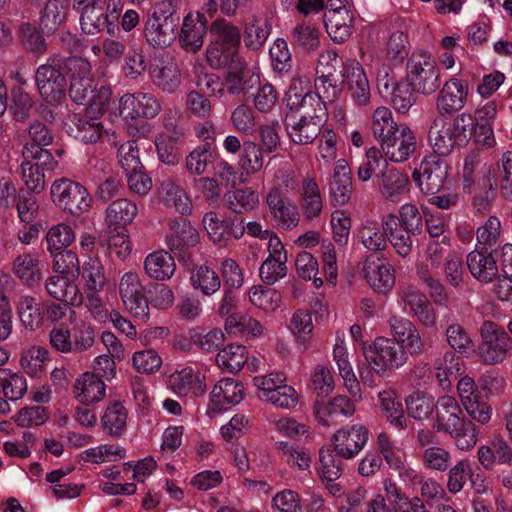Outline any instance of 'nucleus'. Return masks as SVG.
I'll return each instance as SVG.
<instances>
[{"instance_id":"1","label":"nucleus","mask_w":512,"mask_h":512,"mask_svg":"<svg viewBox=\"0 0 512 512\" xmlns=\"http://www.w3.org/2000/svg\"><path fill=\"white\" fill-rule=\"evenodd\" d=\"M290 100L291 112L284 120L287 135L294 144H312L323 130L326 106L317 95L312 94H295Z\"/></svg>"},{"instance_id":"2","label":"nucleus","mask_w":512,"mask_h":512,"mask_svg":"<svg viewBox=\"0 0 512 512\" xmlns=\"http://www.w3.org/2000/svg\"><path fill=\"white\" fill-rule=\"evenodd\" d=\"M436 418L432 428L451 435L461 450L473 448L478 441L477 426L465 421L457 400L452 396H441L437 400Z\"/></svg>"},{"instance_id":"3","label":"nucleus","mask_w":512,"mask_h":512,"mask_svg":"<svg viewBox=\"0 0 512 512\" xmlns=\"http://www.w3.org/2000/svg\"><path fill=\"white\" fill-rule=\"evenodd\" d=\"M68 57L52 55L35 72V83L42 99L57 105L65 98L67 90Z\"/></svg>"},{"instance_id":"4","label":"nucleus","mask_w":512,"mask_h":512,"mask_svg":"<svg viewBox=\"0 0 512 512\" xmlns=\"http://www.w3.org/2000/svg\"><path fill=\"white\" fill-rule=\"evenodd\" d=\"M363 355L371 370L380 377H389L408 361L404 348L385 337H378L372 344L364 346Z\"/></svg>"},{"instance_id":"5","label":"nucleus","mask_w":512,"mask_h":512,"mask_svg":"<svg viewBox=\"0 0 512 512\" xmlns=\"http://www.w3.org/2000/svg\"><path fill=\"white\" fill-rule=\"evenodd\" d=\"M276 178L281 180V184L274 185L268 190L265 203L278 226L285 230H292L299 224L300 213L296 204L285 197L281 187L287 190L293 188L294 180L289 173L281 170L277 172Z\"/></svg>"},{"instance_id":"6","label":"nucleus","mask_w":512,"mask_h":512,"mask_svg":"<svg viewBox=\"0 0 512 512\" xmlns=\"http://www.w3.org/2000/svg\"><path fill=\"white\" fill-rule=\"evenodd\" d=\"M407 79L415 92L431 95L440 86V70L430 56L413 54L407 62Z\"/></svg>"},{"instance_id":"7","label":"nucleus","mask_w":512,"mask_h":512,"mask_svg":"<svg viewBox=\"0 0 512 512\" xmlns=\"http://www.w3.org/2000/svg\"><path fill=\"white\" fill-rule=\"evenodd\" d=\"M51 197L59 208L72 215L86 212L92 202L88 190L83 185L67 178L54 181L51 186Z\"/></svg>"},{"instance_id":"8","label":"nucleus","mask_w":512,"mask_h":512,"mask_svg":"<svg viewBox=\"0 0 512 512\" xmlns=\"http://www.w3.org/2000/svg\"><path fill=\"white\" fill-rule=\"evenodd\" d=\"M68 76L70 78L69 96L76 104H85L92 99L95 91L92 67L88 60L68 57Z\"/></svg>"},{"instance_id":"9","label":"nucleus","mask_w":512,"mask_h":512,"mask_svg":"<svg viewBox=\"0 0 512 512\" xmlns=\"http://www.w3.org/2000/svg\"><path fill=\"white\" fill-rule=\"evenodd\" d=\"M413 180L425 195L438 194L448 177V165L435 155L425 157L412 174Z\"/></svg>"},{"instance_id":"10","label":"nucleus","mask_w":512,"mask_h":512,"mask_svg":"<svg viewBox=\"0 0 512 512\" xmlns=\"http://www.w3.org/2000/svg\"><path fill=\"white\" fill-rule=\"evenodd\" d=\"M512 351V338L497 324L491 321L482 323V362H501Z\"/></svg>"},{"instance_id":"11","label":"nucleus","mask_w":512,"mask_h":512,"mask_svg":"<svg viewBox=\"0 0 512 512\" xmlns=\"http://www.w3.org/2000/svg\"><path fill=\"white\" fill-rule=\"evenodd\" d=\"M119 292L125 309L134 318L142 321L148 319V302L144 296V287L136 273L127 272L122 276Z\"/></svg>"},{"instance_id":"12","label":"nucleus","mask_w":512,"mask_h":512,"mask_svg":"<svg viewBox=\"0 0 512 512\" xmlns=\"http://www.w3.org/2000/svg\"><path fill=\"white\" fill-rule=\"evenodd\" d=\"M494 255L482 256V291L502 302L512 304V277L499 273Z\"/></svg>"},{"instance_id":"13","label":"nucleus","mask_w":512,"mask_h":512,"mask_svg":"<svg viewBox=\"0 0 512 512\" xmlns=\"http://www.w3.org/2000/svg\"><path fill=\"white\" fill-rule=\"evenodd\" d=\"M171 233L166 236L168 248L181 260L190 259L189 248L199 242V234L191 223L184 217L170 219Z\"/></svg>"},{"instance_id":"14","label":"nucleus","mask_w":512,"mask_h":512,"mask_svg":"<svg viewBox=\"0 0 512 512\" xmlns=\"http://www.w3.org/2000/svg\"><path fill=\"white\" fill-rule=\"evenodd\" d=\"M368 429L361 424L346 426L337 430L332 438L334 451L344 459H353L367 444Z\"/></svg>"},{"instance_id":"15","label":"nucleus","mask_w":512,"mask_h":512,"mask_svg":"<svg viewBox=\"0 0 512 512\" xmlns=\"http://www.w3.org/2000/svg\"><path fill=\"white\" fill-rule=\"evenodd\" d=\"M385 156L392 162L401 163L409 159L416 150V137L405 124H400L392 135L380 143Z\"/></svg>"},{"instance_id":"16","label":"nucleus","mask_w":512,"mask_h":512,"mask_svg":"<svg viewBox=\"0 0 512 512\" xmlns=\"http://www.w3.org/2000/svg\"><path fill=\"white\" fill-rule=\"evenodd\" d=\"M119 110L125 119H151L160 113L161 104L154 95L139 92L123 95L119 101Z\"/></svg>"},{"instance_id":"17","label":"nucleus","mask_w":512,"mask_h":512,"mask_svg":"<svg viewBox=\"0 0 512 512\" xmlns=\"http://www.w3.org/2000/svg\"><path fill=\"white\" fill-rule=\"evenodd\" d=\"M354 103L365 106L370 100V85L364 68L356 60H348L340 72Z\"/></svg>"},{"instance_id":"18","label":"nucleus","mask_w":512,"mask_h":512,"mask_svg":"<svg viewBox=\"0 0 512 512\" xmlns=\"http://www.w3.org/2000/svg\"><path fill=\"white\" fill-rule=\"evenodd\" d=\"M225 93L236 96L248 94L260 82L259 75L252 73L245 59L227 67L224 78Z\"/></svg>"},{"instance_id":"19","label":"nucleus","mask_w":512,"mask_h":512,"mask_svg":"<svg viewBox=\"0 0 512 512\" xmlns=\"http://www.w3.org/2000/svg\"><path fill=\"white\" fill-rule=\"evenodd\" d=\"M428 140L433 148L435 156L446 157L452 154L456 147L463 144L450 125V121L441 116L436 117L429 129Z\"/></svg>"},{"instance_id":"20","label":"nucleus","mask_w":512,"mask_h":512,"mask_svg":"<svg viewBox=\"0 0 512 512\" xmlns=\"http://www.w3.org/2000/svg\"><path fill=\"white\" fill-rule=\"evenodd\" d=\"M468 85L465 81L451 78L446 81L436 99V109L441 115H451L466 103Z\"/></svg>"},{"instance_id":"21","label":"nucleus","mask_w":512,"mask_h":512,"mask_svg":"<svg viewBox=\"0 0 512 512\" xmlns=\"http://www.w3.org/2000/svg\"><path fill=\"white\" fill-rule=\"evenodd\" d=\"M313 412L318 423L330 426L336 424L339 416L351 417L355 412V405L349 397L338 395L329 401H316Z\"/></svg>"},{"instance_id":"22","label":"nucleus","mask_w":512,"mask_h":512,"mask_svg":"<svg viewBox=\"0 0 512 512\" xmlns=\"http://www.w3.org/2000/svg\"><path fill=\"white\" fill-rule=\"evenodd\" d=\"M352 193L351 169L346 160L340 159L336 162L329 180L330 201L334 206H343L350 201Z\"/></svg>"},{"instance_id":"23","label":"nucleus","mask_w":512,"mask_h":512,"mask_svg":"<svg viewBox=\"0 0 512 512\" xmlns=\"http://www.w3.org/2000/svg\"><path fill=\"white\" fill-rule=\"evenodd\" d=\"M363 273L369 285L378 293L386 294L395 284L392 266L374 256L364 261Z\"/></svg>"},{"instance_id":"24","label":"nucleus","mask_w":512,"mask_h":512,"mask_svg":"<svg viewBox=\"0 0 512 512\" xmlns=\"http://www.w3.org/2000/svg\"><path fill=\"white\" fill-rule=\"evenodd\" d=\"M73 9L80 13V25L84 33L94 35L104 28L109 33L112 31V21L108 14L110 9L106 5L85 3Z\"/></svg>"},{"instance_id":"25","label":"nucleus","mask_w":512,"mask_h":512,"mask_svg":"<svg viewBox=\"0 0 512 512\" xmlns=\"http://www.w3.org/2000/svg\"><path fill=\"white\" fill-rule=\"evenodd\" d=\"M382 228L386 231L387 240L399 256L405 258L411 254L412 237L418 233H410L403 228L397 221V216L392 213L382 216Z\"/></svg>"},{"instance_id":"26","label":"nucleus","mask_w":512,"mask_h":512,"mask_svg":"<svg viewBox=\"0 0 512 512\" xmlns=\"http://www.w3.org/2000/svg\"><path fill=\"white\" fill-rule=\"evenodd\" d=\"M73 392L81 404L88 406L105 397L106 386L94 373L85 372L75 380Z\"/></svg>"},{"instance_id":"27","label":"nucleus","mask_w":512,"mask_h":512,"mask_svg":"<svg viewBox=\"0 0 512 512\" xmlns=\"http://www.w3.org/2000/svg\"><path fill=\"white\" fill-rule=\"evenodd\" d=\"M47 293L54 299L71 306H80L83 303V293L76 283L69 281L65 276L54 275L45 283Z\"/></svg>"},{"instance_id":"28","label":"nucleus","mask_w":512,"mask_h":512,"mask_svg":"<svg viewBox=\"0 0 512 512\" xmlns=\"http://www.w3.org/2000/svg\"><path fill=\"white\" fill-rule=\"evenodd\" d=\"M202 18L203 16L200 15L193 17L191 14H188L183 20L179 42L187 52L196 53L203 46L207 27Z\"/></svg>"},{"instance_id":"29","label":"nucleus","mask_w":512,"mask_h":512,"mask_svg":"<svg viewBox=\"0 0 512 512\" xmlns=\"http://www.w3.org/2000/svg\"><path fill=\"white\" fill-rule=\"evenodd\" d=\"M378 177V190L383 198L397 201L408 190V175L396 168H386Z\"/></svg>"},{"instance_id":"30","label":"nucleus","mask_w":512,"mask_h":512,"mask_svg":"<svg viewBox=\"0 0 512 512\" xmlns=\"http://www.w3.org/2000/svg\"><path fill=\"white\" fill-rule=\"evenodd\" d=\"M178 24L149 15L144 26V36L154 47H166L176 38Z\"/></svg>"},{"instance_id":"31","label":"nucleus","mask_w":512,"mask_h":512,"mask_svg":"<svg viewBox=\"0 0 512 512\" xmlns=\"http://www.w3.org/2000/svg\"><path fill=\"white\" fill-rule=\"evenodd\" d=\"M137 213L136 203L126 198H119L106 208L105 221L110 230L126 229Z\"/></svg>"},{"instance_id":"32","label":"nucleus","mask_w":512,"mask_h":512,"mask_svg":"<svg viewBox=\"0 0 512 512\" xmlns=\"http://www.w3.org/2000/svg\"><path fill=\"white\" fill-rule=\"evenodd\" d=\"M169 384L173 391L181 396H186L189 393H192L194 396H201L206 389L201 375L191 367H185L171 374Z\"/></svg>"},{"instance_id":"33","label":"nucleus","mask_w":512,"mask_h":512,"mask_svg":"<svg viewBox=\"0 0 512 512\" xmlns=\"http://www.w3.org/2000/svg\"><path fill=\"white\" fill-rule=\"evenodd\" d=\"M158 195L164 204L173 207L181 215L190 214L192 203L184 189L177 185L171 178L161 181L158 187Z\"/></svg>"},{"instance_id":"34","label":"nucleus","mask_w":512,"mask_h":512,"mask_svg":"<svg viewBox=\"0 0 512 512\" xmlns=\"http://www.w3.org/2000/svg\"><path fill=\"white\" fill-rule=\"evenodd\" d=\"M14 274L27 286L33 287L42 279L40 260L36 253H23L12 264Z\"/></svg>"},{"instance_id":"35","label":"nucleus","mask_w":512,"mask_h":512,"mask_svg":"<svg viewBox=\"0 0 512 512\" xmlns=\"http://www.w3.org/2000/svg\"><path fill=\"white\" fill-rule=\"evenodd\" d=\"M175 269L174 258L164 250L148 254L144 261L145 273L154 280L165 281L170 279Z\"/></svg>"},{"instance_id":"36","label":"nucleus","mask_w":512,"mask_h":512,"mask_svg":"<svg viewBox=\"0 0 512 512\" xmlns=\"http://www.w3.org/2000/svg\"><path fill=\"white\" fill-rule=\"evenodd\" d=\"M489 189L486 191V200H492L495 197V186L499 183L501 190L506 195L512 194V152L507 151L502 154L498 163L497 173L487 175Z\"/></svg>"},{"instance_id":"37","label":"nucleus","mask_w":512,"mask_h":512,"mask_svg":"<svg viewBox=\"0 0 512 512\" xmlns=\"http://www.w3.org/2000/svg\"><path fill=\"white\" fill-rule=\"evenodd\" d=\"M272 30V25L265 17L251 16L247 19L244 26V44L252 50H260Z\"/></svg>"},{"instance_id":"38","label":"nucleus","mask_w":512,"mask_h":512,"mask_svg":"<svg viewBox=\"0 0 512 512\" xmlns=\"http://www.w3.org/2000/svg\"><path fill=\"white\" fill-rule=\"evenodd\" d=\"M71 0H49L40 16V28L43 33L54 34L64 23Z\"/></svg>"},{"instance_id":"39","label":"nucleus","mask_w":512,"mask_h":512,"mask_svg":"<svg viewBox=\"0 0 512 512\" xmlns=\"http://www.w3.org/2000/svg\"><path fill=\"white\" fill-rule=\"evenodd\" d=\"M378 400L387 422L398 430H405L408 426V419L395 392L384 390L378 394Z\"/></svg>"},{"instance_id":"40","label":"nucleus","mask_w":512,"mask_h":512,"mask_svg":"<svg viewBox=\"0 0 512 512\" xmlns=\"http://www.w3.org/2000/svg\"><path fill=\"white\" fill-rule=\"evenodd\" d=\"M71 123V133L74 138L83 143L94 144L103 136V125L96 119L74 114L71 118Z\"/></svg>"},{"instance_id":"41","label":"nucleus","mask_w":512,"mask_h":512,"mask_svg":"<svg viewBox=\"0 0 512 512\" xmlns=\"http://www.w3.org/2000/svg\"><path fill=\"white\" fill-rule=\"evenodd\" d=\"M150 78L155 86L168 94L174 93L181 85V73L173 63L153 65Z\"/></svg>"},{"instance_id":"42","label":"nucleus","mask_w":512,"mask_h":512,"mask_svg":"<svg viewBox=\"0 0 512 512\" xmlns=\"http://www.w3.org/2000/svg\"><path fill=\"white\" fill-rule=\"evenodd\" d=\"M405 404L408 415L417 421L431 419L437 407L434 397L423 391H414L407 396Z\"/></svg>"},{"instance_id":"43","label":"nucleus","mask_w":512,"mask_h":512,"mask_svg":"<svg viewBox=\"0 0 512 512\" xmlns=\"http://www.w3.org/2000/svg\"><path fill=\"white\" fill-rule=\"evenodd\" d=\"M480 146L477 139L464 156L462 178L463 190L472 193L480 180Z\"/></svg>"},{"instance_id":"44","label":"nucleus","mask_w":512,"mask_h":512,"mask_svg":"<svg viewBox=\"0 0 512 512\" xmlns=\"http://www.w3.org/2000/svg\"><path fill=\"white\" fill-rule=\"evenodd\" d=\"M457 390L467 414L475 421H480V391L473 378L462 377Z\"/></svg>"},{"instance_id":"45","label":"nucleus","mask_w":512,"mask_h":512,"mask_svg":"<svg viewBox=\"0 0 512 512\" xmlns=\"http://www.w3.org/2000/svg\"><path fill=\"white\" fill-rule=\"evenodd\" d=\"M358 241L369 251H383L387 246L386 231L375 221H366L357 231Z\"/></svg>"},{"instance_id":"46","label":"nucleus","mask_w":512,"mask_h":512,"mask_svg":"<svg viewBox=\"0 0 512 512\" xmlns=\"http://www.w3.org/2000/svg\"><path fill=\"white\" fill-rule=\"evenodd\" d=\"M211 32L214 35L212 43L239 53L241 34L237 26L226 20H217L212 23Z\"/></svg>"},{"instance_id":"47","label":"nucleus","mask_w":512,"mask_h":512,"mask_svg":"<svg viewBox=\"0 0 512 512\" xmlns=\"http://www.w3.org/2000/svg\"><path fill=\"white\" fill-rule=\"evenodd\" d=\"M302 211L304 216L312 220L321 214L323 204L319 187L313 178H305L302 182Z\"/></svg>"},{"instance_id":"48","label":"nucleus","mask_w":512,"mask_h":512,"mask_svg":"<svg viewBox=\"0 0 512 512\" xmlns=\"http://www.w3.org/2000/svg\"><path fill=\"white\" fill-rule=\"evenodd\" d=\"M247 360V349L240 344H231L220 350L216 356L217 365L229 373L240 371Z\"/></svg>"},{"instance_id":"49","label":"nucleus","mask_w":512,"mask_h":512,"mask_svg":"<svg viewBox=\"0 0 512 512\" xmlns=\"http://www.w3.org/2000/svg\"><path fill=\"white\" fill-rule=\"evenodd\" d=\"M225 199L227 207L239 215L254 210L259 204L257 192L249 187L228 192Z\"/></svg>"},{"instance_id":"50","label":"nucleus","mask_w":512,"mask_h":512,"mask_svg":"<svg viewBox=\"0 0 512 512\" xmlns=\"http://www.w3.org/2000/svg\"><path fill=\"white\" fill-rule=\"evenodd\" d=\"M17 36L28 52L40 56L47 51V43L35 25L29 22L21 23L17 29Z\"/></svg>"},{"instance_id":"51","label":"nucleus","mask_w":512,"mask_h":512,"mask_svg":"<svg viewBox=\"0 0 512 512\" xmlns=\"http://www.w3.org/2000/svg\"><path fill=\"white\" fill-rule=\"evenodd\" d=\"M225 329L229 334H243L247 337H259L263 334V326L256 319L244 314H231L226 318Z\"/></svg>"},{"instance_id":"52","label":"nucleus","mask_w":512,"mask_h":512,"mask_svg":"<svg viewBox=\"0 0 512 512\" xmlns=\"http://www.w3.org/2000/svg\"><path fill=\"white\" fill-rule=\"evenodd\" d=\"M49 360V351L45 347L31 346L20 357L22 369L31 377H38L45 371V362Z\"/></svg>"},{"instance_id":"53","label":"nucleus","mask_w":512,"mask_h":512,"mask_svg":"<svg viewBox=\"0 0 512 512\" xmlns=\"http://www.w3.org/2000/svg\"><path fill=\"white\" fill-rule=\"evenodd\" d=\"M83 292H101L107 282L105 268L97 258L85 262L82 270Z\"/></svg>"},{"instance_id":"54","label":"nucleus","mask_w":512,"mask_h":512,"mask_svg":"<svg viewBox=\"0 0 512 512\" xmlns=\"http://www.w3.org/2000/svg\"><path fill=\"white\" fill-rule=\"evenodd\" d=\"M127 411L122 403L116 401L106 408L101 418L104 430L113 437L122 435L126 428Z\"/></svg>"},{"instance_id":"55","label":"nucleus","mask_w":512,"mask_h":512,"mask_svg":"<svg viewBox=\"0 0 512 512\" xmlns=\"http://www.w3.org/2000/svg\"><path fill=\"white\" fill-rule=\"evenodd\" d=\"M0 389H2L6 398L16 401L25 395L28 386L22 374L12 373L7 369L0 368Z\"/></svg>"},{"instance_id":"56","label":"nucleus","mask_w":512,"mask_h":512,"mask_svg":"<svg viewBox=\"0 0 512 512\" xmlns=\"http://www.w3.org/2000/svg\"><path fill=\"white\" fill-rule=\"evenodd\" d=\"M215 160V153L207 144L195 147L186 157L185 168L192 175H201Z\"/></svg>"},{"instance_id":"57","label":"nucleus","mask_w":512,"mask_h":512,"mask_svg":"<svg viewBox=\"0 0 512 512\" xmlns=\"http://www.w3.org/2000/svg\"><path fill=\"white\" fill-rule=\"evenodd\" d=\"M193 288L200 290L203 295L210 296L221 287L218 274L207 266H200L190 277Z\"/></svg>"},{"instance_id":"58","label":"nucleus","mask_w":512,"mask_h":512,"mask_svg":"<svg viewBox=\"0 0 512 512\" xmlns=\"http://www.w3.org/2000/svg\"><path fill=\"white\" fill-rule=\"evenodd\" d=\"M400 124H397L392 117V112L386 107H378L372 117V132L374 137L383 142L387 137L396 132Z\"/></svg>"},{"instance_id":"59","label":"nucleus","mask_w":512,"mask_h":512,"mask_svg":"<svg viewBox=\"0 0 512 512\" xmlns=\"http://www.w3.org/2000/svg\"><path fill=\"white\" fill-rule=\"evenodd\" d=\"M18 314L23 325L30 330H35L42 325L40 304L31 296H21L17 305Z\"/></svg>"},{"instance_id":"60","label":"nucleus","mask_w":512,"mask_h":512,"mask_svg":"<svg viewBox=\"0 0 512 512\" xmlns=\"http://www.w3.org/2000/svg\"><path fill=\"white\" fill-rule=\"evenodd\" d=\"M70 332L73 354L86 352L93 347L95 330L90 323L86 321L76 322Z\"/></svg>"},{"instance_id":"61","label":"nucleus","mask_w":512,"mask_h":512,"mask_svg":"<svg viewBox=\"0 0 512 512\" xmlns=\"http://www.w3.org/2000/svg\"><path fill=\"white\" fill-rule=\"evenodd\" d=\"M477 113L478 110H476L474 114L463 112L450 121L452 129L455 131L458 140L461 141L463 146L469 143L473 135H476L479 126Z\"/></svg>"},{"instance_id":"62","label":"nucleus","mask_w":512,"mask_h":512,"mask_svg":"<svg viewBox=\"0 0 512 512\" xmlns=\"http://www.w3.org/2000/svg\"><path fill=\"white\" fill-rule=\"evenodd\" d=\"M206 59L211 68L221 69L227 68L244 58L240 53L232 50L228 52L226 47L211 42L206 49Z\"/></svg>"},{"instance_id":"63","label":"nucleus","mask_w":512,"mask_h":512,"mask_svg":"<svg viewBox=\"0 0 512 512\" xmlns=\"http://www.w3.org/2000/svg\"><path fill=\"white\" fill-rule=\"evenodd\" d=\"M293 42L306 51L316 50L320 45V31L310 23L302 22L293 30Z\"/></svg>"},{"instance_id":"64","label":"nucleus","mask_w":512,"mask_h":512,"mask_svg":"<svg viewBox=\"0 0 512 512\" xmlns=\"http://www.w3.org/2000/svg\"><path fill=\"white\" fill-rule=\"evenodd\" d=\"M263 152L264 150L255 142L245 141L239 158V164L247 173L255 174L263 168Z\"/></svg>"}]
</instances>
